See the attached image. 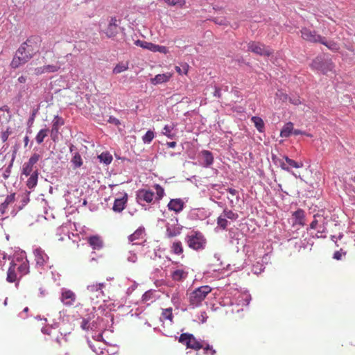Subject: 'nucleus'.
<instances>
[{"instance_id": "1", "label": "nucleus", "mask_w": 355, "mask_h": 355, "mask_svg": "<svg viewBox=\"0 0 355 355\" xmlns=\"http://www.w3.org/2000/svg\"><path fill=\"white\" fill-rule=\"evenodd\" d=\"M40 42L38 37H31L21 44L12 60L11 68L15 69L28 62L39 51Z\"/></svg>"}, {"instance_id": "2", "label": "nucleus", "mask_w": 355, "mask_h": 355, "mask_svg": "<svg viewBox=\"0 0 355 355\" xmlns=\"http://www.w3.org/2000/svg\"><path fill=\"white\" fill-rule=\"evenodd\" d=\"M29 272V263L25 259H17L12 261L7 271L6 281L9 283H19L20 279Z\"/></svg>"}, {"instance_id": "3", "label": "nucleus", "mask_w": 355, "mask_h": 355, "mask_svg": "<svg viewBox=\"0 0 355 355\" xmlns=\"http://www.w3.org/2000/svg\"><path fill=\"white\" fill-rule=\"evenodd\" d=\"M212 291V288L207 285L200 286L189 295V305L192 308H196L202 304V302L205 300L207 295Z\"/></svg>"}, {"instance_id": "4", "label": "nucleus", "mask_w": 355, "mask_h": 355, "mask_svg": "<svg viewBox=\"0 0 355 355\" xmlns=\"http://www.w3.org/2000/svg\"><path fill=\"white\" fill-rule=\"evenodd\" d=\"M185 241L188 246L194 250H204L207 245V239L205 236L198 231L191 232L185 237Z\"/></svg>"}, {"instance_id": "5", "label": "nucleus", "mask_w": 355, "mask_h": 355, "mask_svg": "<svg viewBox=\"0 0 355 355\" xmlns=\"http://www.w3.org/2000/svg\"><path fill=\"white\" fill-rule=\"evenodd\" d=\"M311 67L327 74L328 72L333 71L334 64L331 60H323L322 58L317 57L312 61Z\"/></svg>"}, {"instance_id": "6", "label": "nucleus", "mask_w": 355, "mask_h": 355, "mask_svg": "<svg viewBox=\"0 0 355 355\" xmlns=\"http://www.w3.org/2000/svg\"><path fill=\"white\" fill-rule=\"evenodd\" d=\"M248 51H251L255 54L270 56L272 54V51L264 44L256 41H250L248 43Z\"/></svg>"}, {"instance_id": "7", "label": "nucleus", "mask_w": 355, "mask_h": 355, "mask_svg": "<svg viewBox=\"0 0 355 355\" xmlns=\"http://www.w3.org/2000/svg\"><path fill=\"white\" fill-rule=\"evenodd\" d=\"M52 58H53V62L52 64H45L41 67H37L35 69V73L36 75H41L45 73H55L57 72L62 66V64L58 60L54 53H51Z\"/></svg>"}, {"instance_id": "8", "label": "nucleus", "mask_w": 355, "mask_h": 355, "mask_svg": "<svg viewBox=\"0 0 355 355\" xmlns=\"http://www.w3.org/2000/svg\"><path fill=\"white\" fill-rule=\"evenodd\" d=\"M179 342L185 345L187 348L195 350H199L203 347V345L196 340L193 334L184 333L179 338Z\"/></svg>"}, {"instance_id": "9", "label": "nucleus", "mask_w": 355, "mask_h": 355, "mask_svg": "<svg viewBox=\"0 0 355 355\" xmlns=\"http://www.w3.org/2000/svg\"><path fill=\"white\" fill-rule=\"evenodd\" d=\"M40 155L37 153H33L28 162H25L23 164L21 169V175H25L28 177L31 173H33L36 168L35 166L37 162L40 160Z\"/></svg>"}, {"instance_id": "10", "label": "nucleus", "mask_w": 355, "mask_h": 355, "mask_svg": "<svg viewBox=\"0 0 355 355\" xmlns=\"http://www.w3.org/2000/svg\"><path fill=\"white\" fill-rule=\"evenodd\" d=\"M300 33L302 39L307 42L313 43L323 42V37L317 34L315 31H311L307 28H302L300 30Z\"/></svg>"}, {"instance_id": "11", "label": "nucleus", "mask_w": 355, "mask_h": 355, "mask_svg": "<svg viewBox=\"0 0 355 355\" xmlns=\"http://www.w3.org/2000/svg\"><path fill=\"white\" fill-rule=\"evenodd\" d=\"M155 193L153 191L146 189H141L137 191V201L141 204L142 202H145L148 204L153 202V200H155Z\"/></svg>"}, {"instance_id": "12", "label": "nucleus", "mask_w": 355, "mask_h": 355, "mask_svg": "<svg viewBox=\"0 0 355 355\" xmlns=\"http://www.w3.org/2000/svg\"><path fill=\"white\" fill-rule=\"evenodd\" d=\"M60 300L64 306H71L76 300V295L72 291L62 288L61 291Z\"/></svg>"}, {"instance_id": "13", "label": "nucleus", "mask_w": 355, "mask_h": 355, "mask_svg": "<svg viewBox=\"0 0 355 355\" xmlns=\"http://www.w3.org/2000/svg\"><path fill=\"white\" fill-rule=\"evenodd\" d=\"M128 202V194L125 192L121 193V196L115 199L112 209L114 212L120 213L125 207Z\"/></svg>"}, {"instance_id": "14", "label": "nucleus", "mask_w": 355, "mask_h": 355, "mask_svg": "<svg viewBox=\"0 0 355 355\" xmlns=\"http://www.w3.org/2000/svg\"><path fill=\"white\" fill-rule=\"evenodd\" d=\"M42 332L49 336L52 340H55L58 345H61L60 338L62 333L53 327H46L42 329Z\"/></svg>"}, {"instance_id": "15", "label": "nucleus", "mask_w": 355, "mask_h": 355, "mask_svg": "<svg viewBox=\"0 0 355 355\" xmlns=\"http://www.w3.org/2000/svg\"><path fill=\"white\" fill-rule=\"evenodd\" d=\"M34 256L37 266L42 267L49 261L48 255L41 248H37L34 250Z\"/></svg>"}, {"instance_id": "16", "label": "nucleus", "mask_w": 355, "mask_h": 355, "mask_svg": "<svg viewBox=\"0 0 355 355\" xmlns=\"http://www.w3.org/2000/svg\"><path fill=\"white\" fill-rule=\"evenodd\" d=\"M167 206L169 210L179 213L184 209V202L180 198L171 199Z\"/></svg>"}, {"instance_id": "17", "label": "nucleus", "mask_w": 355, "mask_h": 355, "mask_svg": "<svg viewBox=\"0 0 355 355\" xmlns=\"http://www.w3.org/2000/svg\"><path fill=\"white\" fill-rule=\"evenodd\" d=\"M117 20L116 18H112L108 26L105 31V33L106 34L107 37H113L116 35L118 33V25L116 24Z\"/></svg>"}, {"instance_id": "18", "label": "nucleus", "mask_w": 355, "mask_h": 355, "mask_svg": "<svg viewBox=\"0 0 355 355\" xmlns=\"http://www.w3.org/2000/svg\"><path fill=\"white\" fill-rule=\"evenodd\" d=\"M62 125H64L63 119L58 116H55L53 121V125L51 131L52 139L53 141L55 140V137L57 136L58 133L59 128Z\"/></svg>"}, {"instance_id": "19", "label": "nucleus", "mask_w": 355, "mask_h": 355, "mask_svg": "<svg viewBox=\"0 0 355 355\" xmlns=\"http://www.w3.org/2000/svg\"><path fill=\"white\" fill-rule=\"evenodd\" d=\"M88 243L94 250H100L103 246V241L98 235L92 236L87 238Z\"/></svg>"}, {"instance_id": "20", "label": "nucleus", "mask_w": 355, "mask_h": 355, "mask_svg": "<svg viewBox=\"0 0 355 355\" xmlns=\"http://www.w3.org/2000/svg\"><path fill=\"white\" fill-rule=\"evenodd\" d=\"M170 251L171 253L177 256H180L182 258L184 257L183 254L184 247L180 241H174L171 245Z\"/></svg>"}, {"instance_id": "21", "label": "nucleus", "mask_w": 355, "mask_h": 355, "mask_svg": "<svg viewBox=\"0 0 355 355\" xmlns=\"http://www.w3.org/2000/svg\"><path fill=\"white\" fill-rule=\"evenodd\" d=\"M171 73H166L162 74H157L153 78L150 79V83L153 85H158L168 82L171 78Z\"/></svg>"}, {"instance_id": "22", "label": "nucleus", "mask_w": 355, "mask_h": 355, "mask_svg": "<svg viewBox=\"0 0 355 355\" xmlns=\"http://www.w3.org/2000/svg\"><path fill=\"white\" fill-rule=\"evenodd\" d=\"M200 155L203 159V166L209 167L213 164L214 156L211 152L207 150H203L200 152Z\"/></svg>"}, {"instance_id": "23", "label": "nucleus", "mask_w": 355, "mask_h": 355, "mask_svg": "<svg viewBox=\"0 0 355 355\" xmlns=\"http://www.w3.org/2000/svg\"><path fill=\"white\" fill-rule=\"evenodd\" d=\"M182 227L176 225L167 224L166 225V235L169 237H175L180 234Z\"/></svg>"}, {"instance_id": "24", "label": "nucleus", "mask_w": 355, "mask_h": 355, "mask_svg": "<svg viewBox=\"0 0 355 355\" xmlns=\"http://www.w3.org/2000/svg\"><path fill=\"white\" fill-rule=\"evenodd\" d=\"M105 287L103 283L92 284L87 286V291L91 293H96V296L98 297L100 295H103V288Z\"/></svg>"}, {"instance_id": "25", "label": "nucleus", "mask_w": 355, "mask_h": 355, "mask_svg": "<svg viewBox=\"0 0 355 355\" xmlns=\"http://www.w3.org/2000/svg\"><path fill=\"white\" fill-rule=\"evenodd\" d=\"M188 277V272L183 269H177L171 273V278L173 281L180 282L186 279Z\"/></svg>"}, {"instance_id": "26", "label": "nucleus", "mask_w": 355, "mask_h": 355, "mask_svg": "<svg viewBox=\"0 0 355 355\" xmlns=\"http://www.w3.org/2000/svg\"><path fill=\"white\" fill-rule=\"evenodd\" d=\"M26 181V186L28 189H32L35 188L37 184L39 171L37 168H35L34 172L31 173Z\"/></svg>"}, {"instance_id": "27", "label": "nucleus", "mask_w": 355, "mask_h": 355, "mask_svg": "<svg viewBox=\"0 0 355 355\" xmlns=\"http://www.w3.org/2000/svg\"><path fill=\"white\" fill-rule=\"evenodd\" d=\"M15 200V193H11L7 196L3 202L0 205V213L5 214L8 205L13 203Z\"/></svg>"}, {"instance_id": "28", "label": "nucleus", "mask_w": 355, "mask_h": 355, "mask_svg": "<svg viewBox=\"0 0 355 355\" xmlns=\"http://www.w3.org/2000/svg\"><path fill=\"white\" fill-rule=\"evenodd\" d=\"M293 216L295 218V223L302 226L305 225V214L304 210L299 209L293 213Z\"/></svg>"}, {"instance_id": "29", "label": "nucleus", "mask_w": 355, "mask_h": 355, "mask_svg": "<svg viewBox=\"0 0 355 355\" xmlns=\"http://www.w3.org/2000/svg\"><path fill=\"white\" fill-rule=\"evenodd\" d=\"M144 234V228L139 227L135 231L133 234L129 236L128 240L130 242L137 243V241L143 239Z\"/></svg>"}, {"instance_id": "30", "label": "nucleus", "mask_w": 355, "mask_h": 355, "mask_svg": "<svg viewBox=\"0 0 355 355\" xmlns=\"http://www.w3.org/2000/svg\"><path fill=\"white\" fill-rule=\"evenodd\" d=\"M176 127V124L174 123H171L169 125H166L162 130L163 135L166 136L169 139H174L175 137V134L173 132V130Z\"/></svg>"}, {"instance_id": "31", "label": "nucleus", "mask_w": 355, "mask_h": 355, "mask_svg": "<svg viewBox=\"0 0 355 355\" xmlns=\"http://www.w3.org/2000/svg\"><path fill=\"white\" fill-rule=\"evenodd\" d=\"M293 132V123L292 122L286 123L280 132L282 137H288Z\"/></svg>"}, {"instance_id": "32", "label": "nucleus", "mask_w": 355, "mask_h": 355, "mask_svg": "<svg viewBox=\"0 0 355 355\" xmlns=\"http://www.w3.org/2000/svg\"><path fill=\"white\" fill-rule=\"evenodd\" d=\"M135 44L137 46H140L143 49L150 50V51H154L155 49V44H153L151 42H148L144 40H137L135 42Z\"/></svg>"}, {"instance_id": "33", "label": "nucleus", "mask_w": 355, "mask_h": 355, "mask_svg": "<svg viewBox=\"0 0 355 355\" xmlns=\"http://www.w3.org/2000/svg\"><path fill=\"white\" fill-rule=\"evenodd\" d=\"M251 121L259 132L264 131V123L261 118L254 116L251 118Z\"/></svg>"}, {"instance_id": "34", "label": "nucleus", "mask_w": 355, "mask_h": 355, "mask_svg": "<svg viewBox=\"0 0 355 355\" xmlns=\"http://www.w3.org/2000/svg\"><path fill=\"white\" fill-rule=\"evenodd\" d=\"M49 132L48 128L40 130L35 137L36 142L38 144H41L44 141V138L48 136Z\"/></svg>"}, {"instance_id": "35", "label": "nucleus", "mask_w": 355, "mask_h": 355, "mask_svg": "<svg viewBox=\"0 0 355 355\" xmlns=\"http://www.w3.org/2000/svg\"><path fill=\"white\" fill-rule=\"evenodd\" d=\"M154 188L156 190V196H155V200L159 202L164 196V188L158 184H156L154 185Z\"/></svg>"}, {"instance_id": "36", "label": "nucleus", "mask_w": 355, "mask_h": 355, "mask_svg": "<svg viewBox=\"0 0 355 355\" xmlns=\"http://www.w3.org/2000/svg\"><path fill=\"white\" fill-rule=\"evenodd\" d=\"M98 158L101 162H103L105 164H110L113 159L112 155L107 152L102 153L98 156Z\"/></svg>"}, {"instance_id": "37", "label": "nucleus", "mask_w": 355, "mask_h": 355, "mask_svg": "<svg viewBox=\"0 0 355 355\" xmlns=\"http://www.w3.org/2000/svg\"><path fill=\"white\" fill-rule=\"evenodd\" d=\"M323 42H320L321 44L325 45L329 49L333 51H337L339 50V45L334 42V41H329L327 42L325 40V37H323Z\"/></svg>"}, {"instance_id": "38", "label": "nucleus", "mask_w": 355, "mask_h": 355, "mask_svg": "<svg viewBox=\"0 0 355 355\" xmlns=\"http://www.w3.org/2000/svg\"><path fill=\"white\" fill-rule=\"evenodd\" d=\"M71 162L75 168L80 167L83 164L81 156L78 153H75Z\"/></svg>"}, {"instance_id": "39", "label": "nucleus", "mask_w": 355, "mask_h": 355, "mask_svg": "<svg viewBox=\"0 0 355 355\" xmlns=\"http://www.w3.org/2000/svg\"><path fill=\"white\" fill-rule=\"evenodd\" d=\"M276 99L281 102H286L288 100V96L282 90L278 89L275 94Z\"/></svg>"}, {"instance_id": "40", "label": "nucleus", "mask_w": 355, "mask_h": 355, "mask_svg": "<svg viewBox=\"0 0 355 355\" xmlns=\"http://www.w3.org/2000/svg\"><path fill=\"white\" fill-rule=\"evenodd\" d=\"M155 137V134L152 130H148L143 136L142 140L145 144H150Z\"/></svg>"}, {"instance_id": "41", "label": "nucleus", "mask_w": 355, "mask_h": 355, "mask_svg": "<svg viewBox=\"0 0 355 355\" xmlns=\"http://www.w3.org/2000/svg\"><path fill=\"white\" fill-rule=\"evenodd\" d=\"M222 214L225 218H229L231 220H236L238 218V214L232 210L224 209Z\"/></svg>"}, {"instance_id": "42", "label": "nucleus", "mask_w": 355, "mask_h": 355, "mask_svg": "<svg viewBox=\"0 0 355 355\" xmlns=\"http://www.w3.org/2000/svg\"><path fill=\"white\" fill-rule=\"evenodd\" d=\"M128 69V64H118L113 69V73L115 74L120 73L123 71H126Z\"/></svg>"}, {"instance_id": "43", "label": "nucleus", "mask_w": 355, "mask_h": 355, "mask_svg": "<svg viewBox=\"0 0 355 355\" xmlns=\"http://www.w3.org/2000/svg\"><path fill=\"white\" fill-rule=\"evenodd\" d=\"M285 160L287 164H288L291 166H292L293 168H301L303 166L302 162H297L295 160L290 159L288 157H285Z\"/></svg>"}, {"instance_id": "44", "label": "nucleus", "mask_w": 355, "mask_h": 355, "mask_svg": "<svg viewBox=\"0 0 355 355\" xmlns=\"http://www.w3.org/2000/svg\"><path fill=\"white\" fill-rule=\"evenodd\" d=\"M168 5L169 6H179L180 7H183L185 3V0H164Z\"/></svg>"}, {"instance_id": "45", "label": "nucleus", "mask_w": 355, "mask_h": 355, "mask_svg": "<svg viewBox=\"0 0 355 355\" xmlns=\"http://www.w3.org/2000/svg\"><path fill=\"white\" fill-rule=\"evenodd\" d=\"M217 224L222 229H225L227 226L228 222L227 218L221 214L217 219Z\"/></svg>"}, {"instance_id": "46", "label": "nucleus", "mask_w": 355, "mask_h": 355, "mask_svg": "<svg viewBox=\"0 0 355 355\" xmlns=\"http://www.w3.org/2000/svg\"><path fill=\"white\" fill-rule=\"evenodd\" d=\"M162 318L165 320H169L170 321H172L173 319V313H172V309H164L162 313Z\"/></svg>"}, {"instance_id": "47", "label": "nucleus", "mask_w": 355, "mask_h": 355, "mask_svg": "<svg viewBox=\"0 0 355 355\" xmlns=\"http://www.w3.org/2000/svg\"><path fill=\"white\" fill-rule=\"evenodd\" d=\"M14 159H15V156H13V157L11 159V162H10V164L6 168L4 173H3V178L5 180H7L10 177V175L11 168H12V165H13Z\"/></svg>"}, {"instance_id": "48", "label": "nucleus", "mask_w": 355, "mask_h": 355, "mask_svg": "<svg viewBox=\"0 0 355 355\" xmlns=\"http://www.w3.org/2000/svg\"><path fill=\"white\" fill-rule=\"evenodd\" d=\"M153 52H159V53H162L164 54H166L168 53V50L164 46H159V45L155 44Z\"/></svg>"}, {"instance_id": "49", "label": "nucleus", "mask_w": 355, "mask_h": 355, "mask_svg": "<svg viewBox=\"0 0 355 355\" xmlns=\"http://www.w3.org/2000/svg\"><path fill=\"white\" fill-rule=\"evenodd\" d=\"M153 298V293L150 291H146L143 295H142V301L144 302H148L149 300H150Z\"/></svg>"}, {"instance_id": "50", "label": "nucleus", "mask_w": 355, "mask_h": 355, "mask_svg": "<svg viewBox=\"0 0 355 355\" xmlns=\"http://www.w3.org/2000/svg\"><path fill=\"white\" fill-rule=\"evenodd\" d=\"M11 131L10 130V128H8L6 131L2 132L1 135V139L3 142H5L8 140L9 135H10Z\"/></svg>"}, {"instance_id": "51", "label": "nucleus", "mask_w": 355, "mask_h": 355, "mask_svg": "<svg viewBox=\"0 0 355 355\" xmlns=\"http://www.w3.org/2000/svg\"><path fill=\"white\" fill-rule=\"evenodd\" d=\"M227 191L229 192L232 196H236V203L239 201V191L232 188H228Z\"/></svg>"}, {"instance_id": "52", "label": "nucleus", "mask_w": 355, "mask_h": 355, "mask_svg": "<svg viewBox=\"0 0 355 355\" xmlns=\"http://www.w3.org/2000/svg\"><path fill=\"white\" fill-rule=\"evenodd\" d=\"M318 216H314V220L310 224V228L313 230H315L318 227V220L317 219Z\"/></svg>"}, {"instance_id": "53", "label": "nucleus", "mask_w": 355, "mask_h": 355, "mask_svg": "<svg viewBox=\"0 0 355 355\" xmlns=\"http://www.w3.org/2000/svg\"><path fill=\"white\" fill-rule=\"evenodd\" d=\"M343 254L345 255V253L343 252L342 250L336 251L334 254V259L336 260H340Z\"/></svg>"}, {"instance_id": "54", "label": "nucleus", "mask_w": 355, "mask_h": 355, "mask_svg": "<svg viewBox=\"0 0 355 355\" xmlns=\"http://www.w3.org/2000/svg\"><path fill=\"white\" fill-rule=\"evenodd\" d=\"M108 122L110 123H113V124H114L116 125H119L121 124L120 121L118 119H116V118H115V117H114L112 116H110L109 117Z\"/></svg>"}, {"instance_id": "55", "label": "nucleus", "mask_w": 355, "mask_h": 355, "mask_svg": "<svg viewBox=\"0 0 355 355\" xmlns=\"http://www.w3.org/2000/svg\"><path fill=\"white\" fill-rule=\"evenodd\" d=\"M81 327L83 329L87 330L89 329V320L83 319L81 322Z\"/></svg>"}, {"instance_id": "56", "label": "nucleus", "mask_w": 355, "mask_h": 355, "mask_svg": "<svg viewBox=\"0 0 355 355\" xmlns=\"http://www.w3.org/2000/svg\"><path fill=\"white\" fill-rule=\"evenodd\" d=\"M288 99H289L290 102L295 105H298L301 104V101L299 97H296L294 98H289Z\"/></svg>"}, {"instance_id": "57", "label": "nucleus", "mask_w": 355, "mask_h": 355, "mask_svg": "<svg viewBox=\"0 0 355 355\" xmlns=\"http://www.w3.org/2000/svg\"><path fill=\"white\" fill-rule=\"evenodd\" d=\"M293 135H306V136H308V137H312V135H310V134H307V133H306V132H302V130H297V129H296V130H294V129H293Z\"/></svg>"}, {"instance_id": "58", "label": "nucleus", "mask_w": 355, "mask_h": 355, "mask_svg": "<svg viewBox=\"0 0 355 355\" xmlns=\"http://www.w3.org/2000/svg\"><path fill=\"white\" fill-rule=\"evenodd\" d=\"M214 96L215 97H217V98H220L221 97V92H220V88L215 87V91H214Z\"/></svg>"}, {"instance_id": "59", "label": "nucleus", "mask_w": 355, "mask_h": 355, "mask_svg": "<svg viewBox=\"0 0 355 355\" xmlns=\"http://www.w3.org/2000/svg\"><path fill=\"white\" fill-rule=\"evenodd\" d=\"M18 82L20 83H25L26 82V77L24 76H21L18 78Z\"/></svg>"}, {"instance_id": "60", "label": "nucleus", "mask_w": 355, "mask_h": 355, "mask_svg": "<svg viewBox=\"0 0 355 355\" xmlns=\"http://www.w3.org/2000/svg\"><path fill=\"white\" fill-rule=\"evenodd\" d=\"M280 167L284 171H290L289 167L286 166V164L283 162L280 163Z\"/></svg>"}, {"instance_id": "61", "label": "nucleus", "mask_w": 355, "mask_h": 355, "mask_svg": "<svg viewBox=\"0 0 355 355\" xmlns=\"http://www.w3.org/2000/svg\"><path fill=\"white\" fill-rule=\"evenodd\" d=\"M166 145L168 148H175L176 146V142H175V141L167 142Z\"/></svg>"}, {"instance_id": "62", "label": "nucleus", "mask_w": 355, "mask_h": 355, "mask_svg": "<svg viewBox=\"0 0 355 355\" xmlns=\"http://www.w3.org/2000/svg\"><path fill=\"white\" fill-rule=\"evenodd\" d=\"M182 68H183V73L184 74H187L188 73V69H189V65L187 64H184V65H182Z\"/></svg>"}, {"instance_id": "63", "label": "nucleus", "mask_w": 355, "mask_h": 355, "mask_svg": "<svg viewBox=\"0 0 355 355\" xmlns=\"http://www.w3.org/2000/svg\"><path fill=\"white\" fill-rule=\"evenodd\" d=\"M24 145L25 146H27L28 141H29V137L28 136H26L24 139Z\"/></svg>"}, {"instance_id": "64", "label": "nucleus", "mask_w": 355, "mask_h": 355, "mask_svg": "<svg viewBox=\"0 0 355 355\" xmlns=\"http://www.w3.org/2000/svg\"><path fill=\"white\" fill-rule=\"evenodd\" d=\"M175 71L179 73V74H182V69L178 67V66H176L175 67Z\"/></svg>"}]
</instances>
